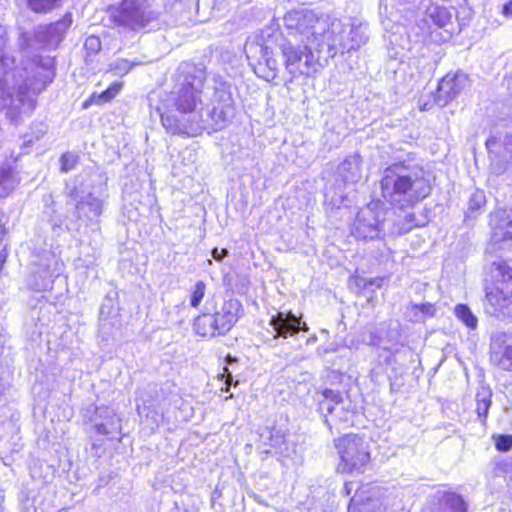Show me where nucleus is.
I'll list each match as a JSON object with an SVG mask.
<instances>
[{
  "mask_svg": "<svg viewBox=\"0 0 512 512\" xmlns=\"http://www.w3.org/2000/svg\"><path fill=\"white\" fill-rule=\"evenodd\" d=\"M156 388H157V385H154V388H153V391H154V392H157V389H156Z\"/></svg>",
  "mask_w": 512,
  "mask_h": 512,
  "instance_id": "nucleus-56",
  "label": "nucleus"
},
{
  "mask_svg": "<svg viewBox=\"0 0 512 512\" xmlns=\"http://www.w3.org/2000/svg\"><path fill=\"white\" fill-rule=\"evenodd\" d=\"M316 395H319L318 410L325 417L324 422L330 431L333 428L338 429L341 424H353L355 412L350 403H345L340 391L326 388L316 392Z\"/></svg>",
  "mask_w": 512,
  "mask_h": 512,
  "instance_id": "nucleus-12",
  "label": "nucleus"
},
{
  "mask_svg": "<svg viewBox=\"0 0 512 512\" xmlns=\"http://www.w3.org/2000/svg\"><path fill=\"white\" fill-rule=\"evenodd\" d=\"M494 140L492 138H489L486 142L487 146H489Z\"/></svg>",
  "mask_w": 512,
  "mask_h": 512,
  "instance_id": "nucleus-54",
  "label": "nucleus"
},
{
  "mask_svg": "<svg viewBox=\"0 0 512 512\" xmlns=\"http://www.w3.org/2000/svg\"><path fill=\"white\" fill-rule=\"evenodd\" d=\"M454 314L466 327L476 329L478 319L466 304H457L454 308Z\"/></svg>",
  "mask_w": 512,
  "mask_h": 512,
  "instance_id": "nucleus-32",
  "label": "nucleus"
},
{
  "mask_svg": "<svg viewBox=\"0 0 512 512\" xmlns=\"http://www.w3.org/2000/svg\"><path fill=\"white\" fill-rule=\"evenodd\" d=\"M283 457H290L295 452V445L285 439L284 443L276 450Z\"/></svg>",
  "mask_w": 512,
  "mask_h": 512,
  "instance_id": "nucleus-43",
  "label": "nucleus"
},
{
  "mask_svg": "<svg viewBox=\"0 0 512 512\" xmlns=\"http://www.w3.org/2000/svg\"><path fill=\"white\" fill-rule=\"evenodd\" d=\"M286 437L280 430L273 429L270 432L269 445L276 450L284 443Z\"/></svg>",
  "mask_w": 512,
  "mask_h": 512,
  "instance_id": "nucleus-41",
  "label": "nucleus"
},
{
  "mask_svg": "<svg viewBox=\"0 0 512 512\" xmlns=\"http://www.w3.org/2000/svg\"><path fill=\"white\" fill-rule=\"evenodd\" d=\"M153 406H154L153 403H151L150 405H146L145 400H142V404L137 403V411H138L140 417L145 416L147 418V420L151 419L152 427L158 426V418H159L158 413L154 409H151V407H153Z\"/></svg>",
  "mask_w": 512,
  "mask_h": 512,
  "instance_id": "nucleus-35",
  "label": "nucleus"
},
{
  "mask_svg": "<svg viewBox=\"0 0 512 512\" xmlns=\"http://www.w3.org/2000/svg\"><path fill=\"white\" fill-rule=\"evenodd\" d=\"M113 28L124 32H141L157 23L160 11L154 0H121L108 8Z\"/></svg>",
  "mask_w": 512,
  "mask_h": 512,
  "instance_id": "nucleus-4",
  "label": "nucleus"
},
{
  "mask_svg": "<svg viewBox=\"0 0 512 512\" xmlns=\"http://www.w3.org/2000/svg\"><path fill=\"white\" fill-rule=\"evenodd\" d=\"M368 345L379 346L381 343L380 329L371 330L369 340L365 341Z\"/></svg>",
  "mask_w": 512,
  "mask_h": 512,
  "instance_id": "nucleus-44",
  "label": "nucleus"
},
{
  "mask_svg": "<svg viewBox=\"0 0 512 512\" xmlns=\"http://www.w3.org/2000/svg\"><path fill=\"white\" fill-rule=\"evenodd\" d=\"M205 291L206 284L203 281L196 282L190 298V305L193 308H197L200 305L201 301L205 296Z\"/></svg>",
  "mask_w": 512,
  "mask_h": 512,
  "instance_id": "nucleus-37",
  "label": "nucleus"
},
{
  "mask_svg": "<svg viewBox=\"0 0 512 512\" xmlns=\"http://www.w3.org/2000/svg\"><path fill=\"white\" fill-rule=\"evenodd\" d=\"M269 325L274 331L272 340H276L278 338L286 339L288 336L294 337L300 331L308 330L307 324L302 322L301 319L291 311H280L277 314L272 315Z\"/></svg>",
  "mask_w": 512,
  "mask_h": 512,
  "instance_id": "nucleus-18",
  "label": "nucleus"
},
{
  "mask_svg": "<svg viewBox=\"0 0 512 512\" xmlns=\"http://www.w3.org/2000/svg\"><path fill=\"white\" fill-rule=\"evenodd\" d=\"M156 388H157V385H154V388H153V391H154V392H157V389H156Z\"/></svg>",
  "mask_w": 512,
  "mask_h": 512,
  "instance_id": "nucleus-57",
  "label": "nucleus"
},
{
  "mask_svg": "<svg viewBox=\"0 0 512 512\" xmlns=\"http://www.w3.org/2000/svg\"><path fill=\"white\" fill-rule=\"evenodd\" d=\"M496 217H499V220L493 234L494 241L512 240V210L499 212Z\"/></svg>",
  "mask_w": 512,
  "mask_h": 512,
  "instance_id": "nucleus-28",
  "label": "nucleus"
},
{
  "mask_svg": "<svg viewBox=\"0 0 512 512\" xmlns=\"http://www.w3.org/2000/svg\"><path fill=\"white\" fill-rule=\"evenodd\" d=\"M205 78V72L202 69L195 66L189 67L180 87L167 96L162 107H158L160 116L162 117L164 113L173 114L182 121H186L187 118H196L199 113L196 108L198 103L201 104L200 94Z\"/></svg>",
  "mask_w": 512,
  "mask_h": 512,
  "instance_id": "nucleus-3",
  "label": "nucleus"
},
{
  "mask_svg": "<svg viewBox=\"0 0 512 512\" xmlns=\"http://www.w3.org/2000/svg\"><path fill=\"white\" fill-rule=\"evenodd\" d=\"M490 362L504 371H512V332H496L491 336Z\"/></svg>",
  "mask_w": 512,
  "mask_h": 512,
  "instance_id": "nucleus-16",
  "label": "nucleus"
},
{
  "mask_svg": "<svg viewBox=\"0 0 512 512\" xmlns=\"http://www.w3.org/2000/svg\"><path fill=\"white\" fill-rule=\"evenodd\" d=\"M96 414L102 421L95 423V429L98 434L106 435L110 439H114L121 432V420L108 407L97 408Z\"/></svg>",
  "mask_w": 512,
  "mask_h": 512,
  "instance_id": "nucleus-20",
  "label": "nucleus"
},
{
  "mask_svg": "<svg viewBox=\"0 0 512 512\" xmlns=\"http://www.w3.org/2000/svg\"><path fill=\"white\" fill-rule=\"evenodd\" d=\"M386 214L381 201H371L357 213L352 228L353 236L363 240L380 238L385 230Z\"/></svg>",
  "mask_w": 512,
  "mask_h": 512,
  "instance_id": "nucleus-13",
  "label": "nucleus"
},
{
  "mask_svg": "<svg viewBox=\"0 0 512 512\" xmlns=\"http://www.w3.org/2000/svg\"><path fill=\"white\" fill-rule=\"evenodd\" d=\"M380 188L384 200L401 210L414 207L432 191L427 172L416 154L412 152L383 170Z\"/></svg>",
  "mask_w": 512,
  "mask_h": 512,
  "instance_id": "nucleus-1",
  "label": "nucleus"
},
{
  "mask_svg": "<svg viewBox=\"0 0 512 512\" xmlns=\"http://www.w3.org/2000/svg\"><path fill=\"white\" fill-rule=\"evenodd\" d=\"M490 293H497V296L512 293V259L494 261L486 269V301L490 300Z\"/></svg>",
  "mask_w": 512,
  "mask_h": 512,
  "instance_id": "nucleus-14",
  "label": "nucleus"
},
{
  "mask_svg": "<svg viewBox=\"0 0 512 512\" xmlns=\"http://www.w3.org/2000/svg\"><path fill=\"white\" fill-rule=\"evenodd\" d=\"M506 316L510 317L511 318V322H512V310L511 311H507L506 312Z\"/></svg>",
  "mask_w": 512,
  "mask_h": 512,
  "instance_id": "nucleus-52",
  "label": "nucleus"
},
{
  "mask_svg": "<svg viewBox=\"0 0 512 512\" xmlns=\"http://www.w3.org/2000/svg\"><path fill=\"white\" fill-rule=\"evenodd\" d=\"M468 75L462 71L449 72L439 82L435 102L445 107L454 100L468 86Z\"/></svg>",
  "mask_w": 512,
  "mask_h": 512,
  "instance_id": "nucleus-15",
  "label": "nucleus"
},
{
  "mask_svg": "<svg viewBox=\"0 0 512 512\" xmlns=\"http://www.w3.org/2000/svg\"><path fill=\"white\" fill-rule=\"evenodd\" d=\"M232 113L233 109H225V107L216 105H212L211 108L209 106L201 108L196 118H187L186 121L179 120L176 115L164 113L162 114V125L171 134H185L193 137L204 131L210 134L213 131L221 130Z\"/></svg>",
  "mask_w": 512,
  "mask_h": 512,
  "instance_id": "nucleus-6",
  "label": "nucleus"
},
{
  "mask_svg": "<svg viewBox=\"0 0 512 512\" xmlns=\"http://www.w3.org/2000/svg\"><path fill=\"white\" fill-rule=\"evenodd\" d=\"M211 101L212 105L225 107V109H233V99L229 86L225 83H220L219 86H215Z\"/></svg>",
  "mask_w": 512,
  "mask_h": 512,
  "instance_id": "nucleus-31",
  "label": "nucleus"
},
{
  "mask_svg": "<svg viewBox=\"0 0 512 512\" xmlns=\"http://www.w3.org/2000/svg\"><path fill=\"white\" fill-rule=\"evenodd\" d=\"M8 249L7 247L5 246L1 251H0V273L2 272L3 268H4V265H5V262L7 260V257H8Z\"/></svg>",
  "mask_w": 512,
  "mask_h": 512,
  "instance_id": "nucleus-48",
  "label": "nucleus"
},
{
  "mask_svg": "<svg viewBox=\"0 0 512 512\" xmlns=\"http://www.w3.org/2000/svg\"><path fill=\"white\" fill-rule=\"evenodd\" d=\"M68 197H70L72 199H75V197H76V188H73V189L69 190Z\"/></svg>",
  "mask_w": 512,
  "mask_h": 512,
  "instance_id": "nucleus-49",
  "label": "nucleus"
},
{
  "mask_svg": "<svg viewBox=\"0 0 512 512\" xmlns=\"http://www.w3.org/2000/svg\"><path fill=\"white\" fill-rule=\"evenodd\" d=\"M234 360H235L234 358H232L230 355H228V357H227V362L228 363H230L231 361H234Z\"/></svg>",
  "mask_w": 512,
  "mask_h": 512,
  "instance_id": "nucleus-53",
  "label": "nucleus"
},
{
  "mask_svg": "<svg viewBox=\"0 0 512 512\" xmlns=\"http://www.w3.org/2000/svg\"><path fill=\"white\" fill-rule=\"evenodd\" d=\"M193 330L202 337H214L219 335V326L214 314L203 313L195 318Z\"/></svg>",
  "mask_w": 512,
  "mask_h": 512,
  "instance_id": "nucleus-27",
  "label": "nucleus"
},
{
  "mask_svg": "<svg viewBox=\"0 0 512 512\" xmlns=\"http://www.w3.org/2000/svg\"><path fill=\"white\" fill-rule=\"evenodd\" d=\"M219 326V335L229 332L244 314L242 303L236 298L225 300L213 313Z\"/></svg>",
  "mask_w": 512,
  "mask_h": 512,
  "instance_id": "nucleus-19",
  "label": "nucleus"
},
{
  "mask_svg": "<svg viewBox=\"0 0 512 512\" xmlns=\"http://www.w3.org/2000/svg\"><path fill=\"white\" fill-rule=\"evenodd\" d=\"M339 174L346 183L358 182L361 178V158L358 154L347 157L339 166Z\"/></svg>",
  "mask_w": 512,
  "mask_h": 512,
  "instance_id": "nucleus-26",
  "label": "nucleus"
},
{
  "mask_svg": "<svg viewBox=\"0 0 512 512\" xmlns=\"http://www.w3.org/2000/svg\"><path fill=\"white\" fill-rule=\"evenodd\" d=\"M121 88H122V83L116 82V83H113L106 90L102 91L99 94L92 93L90 95V97L82 103V108L88 109L93 104L100 106V105L110 102L120 92Z\"/></svg>",
  "mask_w": 512,
  "mask_h": 512,
  "instance_id": "nucleus-29",
  "label": "nucleus"
},
{
  "mask_svg": "<svg viewBox=\"0 0 512 512\" xmlns=\"http://www.w3.org/2000/svg\"><path fill=\"white\" fill-rule=\"evenodd\" d=\"M340 458L337 470L341 473H364L370 462L369 443L357 434H345L334 440Z\"/></svg>",
  "mask_w": 512,
  "mask_h": 512,
  "instance_id": "nucleus-11",
  "label": "nucleus"
},
{
  "mask_svg": "<svg viewBox=\"0 0 512 512\" xmlns=\"http://www.w3.org/2000/svg\"><path fill=\"white\" fill-rule=\"evenodd\" d=\"M350 486H351V483H346V484H345V486H344V488H345V490H346V493H347L348 495H349V494H350V492H351V487H350Z\"/></svg>",
  "mask_w": 512,
  "mask_h": 512,
  "instance_id": "nucleus-51",
  "label": "nucleus"
},
{
  "mask_svg": "<svg viewBox=\"0 0 512 512\" xmlns=\"http://www.w3.org/2000/svg\"><path fill=\"white\" fill-rule=\"evenodd\" d=\"M273 45L278 47V37L273 32L263 31L261 36L248 40L244 51L249 66L258 77L272 81L277 77L278 62L273 56Z\"/></svg>",
  "mask_w": 512,
  "mask_h": 512,
  "instance_id": "nucleus-8",
  "label": "nucleus"
},
{
  "mask_svg": "<svg viewBox=\"0 0 512 512\" xmlns=\"http://www.w3.org/2000/svg\"><path fill=\"white\" fill-rule=\"evenodd\" d=\"M501 13L506 18H512V0H508L503 4Z\"/></svg>",
  "mask_w": 512,
  "mask_h": 512,
  "instance_id": "nucleus-47",
  "label": "nucleus"
},
{
  "mask_svg": "<svg viewBox=\"0 0 512 512\" xmlns=\"http://www.w3.org/2000/svg\"><path fill=\"white\" fill-rule=\"evenodd\" d=\"M156 388H157V385H154V388H153V391H154V392H157V389H156Z\"/></svg>",
  "mask_w": 512,
  "mask_h": 512,
  "instance_id": "nucleus-58",
  "label": "nucleus"
},
{
  "mask_svg": "<svg viewBox=\"0 0 512 512\" xmlns=\"http://www.w3.org/2000/svg\"><path fill=\"white\" fill-rule=\"evenodd\" d=\"M484 309L486 314L498 320L511 322V318L506 316V312L512 311V292L501 296H497V293H490V300L486 301Z\"/></svg>",
  "mask_w": 512,
  "mask_h": 512,
  "instance_id": "nucleus-21",
  "label": "nucleus"
},
{
  "mask_svg": "<svg viewBox=\"0 0 512 512\" xmlns=\"http://www.w3.org/2000/svg\"><path fill=\"white\" fill-rule=\"evenodd\" d=\"M313 42L278 38L283 63L292 78L311 76L317 71L319 57L313 53Z\"/></svg>",
  "mask_w": 512,
  "mask_h": 512,
  "instance_id": "nucleus-10",
  "label": "nucleus"
},
{
  "mask_svg": "<svg viewBox=\"0 0 512 512\" xmlns=\"http://www.w3.org/2000/svg\"><path fill=\"white\" fill-rule=\"evenodd\" d=\"M495 447L500 452H508L512 449V436L508 434L499 435L495 441Z\"/></svg>",
  "mask_w": 512,
  "mask_h": 512,
  "instance_id": "nucleus-38",
  "label": "nucleus"
},
{
  "mask_svg": "<svg viewBox=\"0 0 512 512\" xmlns=\"http://www.w3.org/2000/svg\"><path fill=\"white\" fill-rule=\"evenodd\" d=\"M283 28L272 31L276 37L304 42L321 43V33L326 27V21L307 9L288 12L283 19Z\"/></svg>",
  "mask_w": 512,
  "mask_h": 512,
  "instance_id": "nucleus-9",
  "label": "nucleus"
},
{
  "mask_svg": "<svg viewBox=\"0 0 512 512\" xmlns=\"http://www.w3.org/2000/svg\"><path fill=\"white\" fill-rule=\"evenodd\" d=\"M212 256L216 261H222L226 256H228V250L227 249H218L214 248L212 250Z\"/></svg>",
  "mask_w": 512,
  "mask_h": 512,
  "instance_id": "nucleus-46",
  "label": "nucleus"
},
{
  "mask_svg": "<svg viewBox=\"0 0 512 512\" xmlns=\"http://www.w3.org/2000/svg\"><path fill=\"white\" fill-rule=\"evenodd\" d=\"M85 47L92 51H98L101 47V43L98 37L92 36L86 39Z\"/></svg>",
  "mask_w": 512,
  "mask_h": 512,
  "instance_id": "nucleus-45",
  "label": "nucleus"
},
{
  "mask_svg": "<svg viewBox=\"0 0 512 512\" xmlns=\"http://www.w3.org/2000/svg\"><path fill=\"white\" fill-rule=\"evenodd\" d=\"M43 202L45 204L43 214L48 218L51 222L53 229L56 227H61L62 220L59 216L56 215V211L53 208L54 200L51 194H46L43 196Z\"/></svg>",
  "mask_w": 512,
  "mask_h": 512,
  "instance_id": "nucleus-33",
  "label": "nucleus"
},
{
  "mask_svg": "<svg viewBox=\"0 0 512 512\" xmlns=\"http://www.w3.org/2000/svg\"><path fill=\"white\" fill-rule=\"evenodd\" d=\"M136 65L139 63L130 62L127 59H116L110 64V70L117 75H125Z\"/></svg>",
  "mask_w": 512,
  "mask_h": 512,
  "instance_id": "nucleus-36",
  "label": "nucleus"
},
{
  "mask_svg": "<svg viewBox=\"0 0 512 512\" xmlns=\"http://www.w3.org/2000/svg\"><path fill=\"white\" fill-rule=\"evenodd\" d=\"M75 207L78 218H85L92 221L102 214L103 201L95 197L92 193H89L81 201L77 202Z\"/></svg>",
  "mask_w": 512,
  "mask_h": 512,
  "instance_id": "nucleus-23",
  "label": "nucleus"
},
{
  "mask_svg": "<svg viewBox=\"0 0 512 512\" xmlns=\"http://www.w3.org/2000/svg\"><path fill=\"white\" fill-rule=\"evenodd\" d=\"M76 160L77 157L74 154L69 152L64 153L60 158L61 170L63 172H68L72 170L76 164Z\"/></svg>",
  "mask_w": 512,
  "mask_h": 512,
  "instance_id": "nucleus-40",
  "label": "nucleus"
},
{
  "mask_svg": "<svg viewBox=\"0 0 512 512\" xmlns=\"http://www.w3.org/2000/svg\"><path fill=\"white\" fill-rule=\"evenodd\" d=\"M13 73L20 80L14 86L16 95L10 98L6 116L12 123L17 124L21 115L30 114L35 109L36 97L53 81L54 59L35 56L22 62V66L16 68Z\"/></svg>",
  "mask_w": 512,
  "mask_h": 512,
  "instance_id": "nucleus-2",
  "label": "nucleus"
},
{
  "mask_svg": "<svg viewBox=\"0 0 512 512\" xmlns=\"http://www.w3.org/2000/svg\"><path fill=\"white\" fill-rule=\"evenodd\" d=\"M435 497L439 502V512H467L465 501L456 493L437 491Z\"/></svg>",
  "mask_w": 512,
  "mask_h": 512,
  "instance_id": "nucleus-25",
  "label": "nucleus"
},
{
  "mask_svg": "<svg viewBox=\"0 0 512 512\" xmlns=\"http://www.w3.org/2000/svg\"><path fill=\"white\" fill-rule=\"evenodd\" d=\"M368 39L366 22L354 18L351 23L344 24L339 19H333L330 23L326 22V27L321 33V43L316 44L315 49L320 52L324 46H327L328 56L334 57L338 53L343 54L359 49Z\"/></svg>",
  "mask_w": 512,
  "mask_h": 512,
  "instance_id": "nucleus-5",
  "label": "nucleus"
},
{
  "mask_svg": "<svg viewBox=\"0 0 512 512\" xmlns=\"http://www.w3.org/2000/svg\"><path fill=\"white\" fill-rule=\"evenodd\" d=\"M510 144H512V135H507L505 137V145L508 146Z\"/></svg>",
  "mask_w": 512,
  "mask_h": 512,
  "instance_id": "nucleus-50",
  "label": "nucleus"
},
{
  "mask_svg": "<svg viewBox=\"0 0 512 512\" xmlns=\"http://www.w3.org/2000/svg\"><path fill=\"white\" fill-rule=\"evenodd\" d=\"M20 177L15 167L9 162L0 164V197L10 195L20 183Z\"/></svg>",
  "mask_w": 512,
  "mask_h": 512,
  "instance_id": "nucleus-24",
  "label": "nucleus"
},
{
  "mask_svg": "<svg viewBox=\"0 0 512 512\" xmlns=\"http://www.w3.org/2000/svg\"><path fill=\"white\" fill-rule=\"evenodd\" d=\"M354 501H355V500H354V498H352V499H351V504H350V506H349V508H348V510H349V511H350L351 506H352V504L354 503Z\"/></svg>",
  "mask_w": 512,
  "mask_h": 512,
  "instance_id": "nucleus-55",
  "label": "nucleus"
},
{
  "mask_svg": "<svg viewBox=\"0 0 512 512\" xmlns=\"http://www.w3.org/2000/svg\"><path fill=\"white\" fill-rule=\"evenodd\" d=\"M454 13L451 9L430 4L416 20L411 28V34L417 41L426 43H440L448 40L455 32L452 23Z\"/></svg>",
  "mask_w": 512,
  "mask_h": 512,
  "instance_id": "nucleus-7",
  "label": "nucleus"
},
{
  "mask_svg": "<svg viewBox=\"0 0 512 512\" xmlns=\"http://www.w3.org/2000/svg\"><path fill=\"white\" fill-rule=\"evenodd\" d=\"M486 205V196L483 190L476 189L471 193L467 210L465 212V219L476 218L480 213L484 211Z\"/></svg>",
  "mask_w": 512,
  "mask_h": 512,
  "instance_id": "nucleus-30",
  "label": "nucleus"
},
{
  "mask_svg": "<svg viewBox=\"0 0 512 512\" xmlns=\"http://www.w3.org/2000/svg\"><path fill=\"white\" fill-rule=\"evenodd\" d=\"M72 24L71 13H66L60 20L48 25L39 26L35 32V40L44 48H56L63 40L65 33Z\"/></svg>",
  "mask_w": 512,
  "mask_h": 512,
  "instance_id": "nucleus-17",
  "label": "nucleus"
},
{
  "mask_svg": "<svg viewBox=\"0 0 512 512\" xmlns=\"http://www.w3.org/2000/svg\"><path fill=\"white\" fill-rule=\"evenodd\" d=\"M413 308L420 311L424 316H433L435 314V307L431 303L415 304Z\"/></svg>",
  "mask_w": 512,
  "mask_h": 512,
  "instance_id": "nucleus-42",
  "label": "nucleus"
},
{
  "mask_svg": "<svg viewBox=\"0 0 512 512\" xmlns=\"http://www.w3.org/2000/svg\"><path fill=\"white\" fill-rule=\"evenodd\" d=\"M60 0H27L28 7L35 13H48L59 4Z\"/></svg>",
  "mask_w": 512,
  "mask_h": 512,
  "instance_id": "nucleus-34",
  "label": "nucleus"
},
{
  "mask_svg": "<svg viewBox=\"0 0 512 512\" xmlns=\"http://www.w3.org/2000/svg\"><path fill=\"white\" fill-rule=\"evenodd\" d=\"M492 390L488 384L481 381L475 393V412L477 419L483 427L487 426V419L492 405Z\"/></svg>",
  "mask_w": 512,
  "mask_h": 512,
  "instance_id": "nucleus-22",
  "label": "nucleus"
},
{
  "mask_svg": "<svg viewBox=\"0 0 512 512\" xmlns=\"http://www.w3.org/2000/svg\"><path fill=\"white\" fill-rule=\"evenodd\" d=\"M421 225H422V223L416 221L415 215L413 213H407L404 216V223L399 228L398 232L399 233H407V232L411 231L414 227H418Z\"/></svg>",
  "mask_w": 512,
  "mask_h": 512,
  "instance_id": "nucleus-39",
  "label": "nucleus"
}]
</instances>
